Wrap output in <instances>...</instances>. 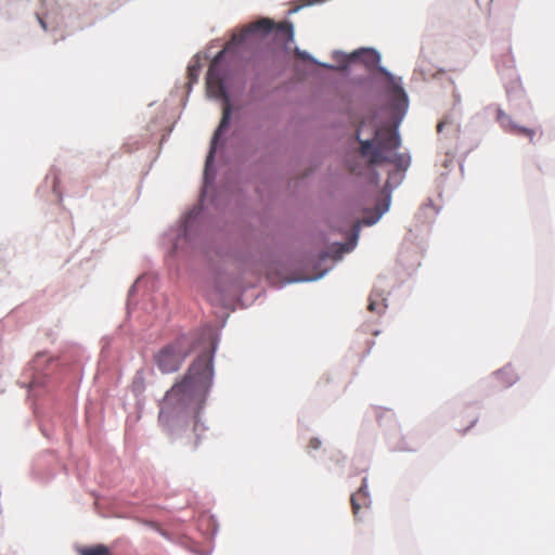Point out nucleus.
<instances>
[{
    "label": "nucleus",
    "mask_w": 555,
    "mask_h": 555,
    "mask_svg": "<svg viewBox=\"0 0 555 555\" xmlns=\"http://www.w3.org/2000/svg\"><path fill=\"white\" fill-rule=\"evenodd\" d=\"M212 374L211 356L204 353L197 357L184 378L166 392L158 415L159 423L169 427L171 420L191 413L194 420L193 430L198 436L197 431L202 429L198 412L211 385Z\"/></svg>",
    "instance_id": "obj_1"
},
{
    "label": "nucleus",
    "mask_w": 555,
    "mask_h": 555,
    "mask_svg": "<svg viewBox=\"0 0 555 555\" xmlns=\"http://www.w3.org/2000/svg\"><path fill=\"white\" fill-rule=\"evenodd\" d=\"M274 33L275 37L284 42L292 41L294 38L293 24L288 21L280 23L273 22L269 17H261L256 22L248 24L240 33L234 34L232 39L225 44L224 49L220 51L211 61L207 72V87L209 90H215L224 98L222 117L220 124L215 131L211 140V146L206 158V170L214 159L216 152L217 141L223 130L227 129L231 118V104L228 95L225 94L223 81L219 70V63L225 52H230L238 47H255L259 42V37Z\"/></svg>",
    "instance_id": "obj_2"
},
{
    "label": "nucleus",
    "mask_w": 555,
    "mask_h": 555,
    "mask_svg": "<svg viewBox=\"0 0 555 555\" xmlns=\"http://www.w3.org/2000/svg\"><path fill=\"white\" fill-rule=\"evenodd\" d=\"M361 129L357 131L360 143L359 153L369 165L392 164L398 171H405L410 166V156L404 153H395L400 146L398 132L390 127H380L374 131V138L362 140Z\"/></svg>",
    "instance_id": "obj_3"
},
{
    "label": "nucleus",
    "mask_w": 555,
    "mask_h": 555,
    "mask_svg": "<svg viewBox=\"0 0 555 555\" xmlns=\"http://www.w3.org/2000/svg\"><path fill=\"white\" fill-rule=\"evenodd\" d=\"M193 349L192 341L186 336L177 337L173 341L162 347L153 357L158 370L164 374L178 371Z\"/></svg>",
    "instance_id": "obj_4"
},
{
    "label": "nucleus",
    "mask_w": 555,
    "mask_h": 555,
    "mask_svg": "<svg viewBox=\"0 0 555 555\" xmlns=\"http://www.w3.org/2000/svg\"><path fill=\"white\" fill-rule=\"evenodd\" d=\"M353 56L361 57L362 62L370 68L375 67L380 60L379 54L373 49H359Z\"/></svg>",
    "instance_id": "obj_5"
},
{
    "label": "nucleus",
    "mask_w": 555,
    "mask_h": 555,
    "mask_svg": "<svg viewBox=\"0 0 555 555\" xmlns=\"http://www.w3.org/2000/svg\"><path fill=\"white\" fill-rule=\"evenodd\" d=\"M386 299L382 296V294L373 292L369 297V311L382 314L386 310Z\"/></svg>",
    "instance_id": "obj_6"
},
{
    "label": "nucleus",
    "mask_w": 555,
    "mask_h": 555,
    "mask_svg": "<svg viewBox=\"0 0 555 555\" xmlns=\"http://www.w3.org/2000/svg\"><path fill=\"white\" fill-rule=\"evenodd\" d=\"M366 496H367V493L365 492L363 487H361L356 493H353L351 495L350 502H351L352 513L354 516L358 515V513L361 508L360 501H365Z\"/></svg>",
    "instance_id": "obj_7"
},
{
    "label": "nucleus",
    "mask_w": 555,
    "mask_h": 555,
    "mask_svg": "<svg viewBox=\"0 0 555 555\" xmlns=\"http://www.w3.org/2000/svg\"><path fill=\"white\" fill-rule=\"evenodd\" d=\"M80 555H109V548L103 544L83 547L79 551Z\"/></svg>",
    "instance_id": "obj_8"
},
{
    "label": "nucleus",
    "mask_w": 555,
    "mask_h": 555,
    "mask_svg": "<svg viewBox=\"0 0 555 555\" xmlns=\"http://www.w3.org/2000/svg\"><path fill=\"white\" fill-rule=\"evenodd\" d=\"M392 94L393 99L398 100L400 104L406 105L408 98L404 90L400 86L395 85L392 87Z\"/></svg>",
    "instance_id": "obj_9"
},
{
    "label": "nucleus",
    "mask_w": 555,
    "mask_h": 555,
    "mask_svg": "<svg viewBox=\"0 0 555 555\" xmlns=\"http://www.w3.org/2000/svg\"><path fill=\"white\" fill-rule=\"evenodd\" d=\"M199 65L198 64H192L188 67V77L190 82H195L199 75Z\"/></svg>",
    "instance_id": "obj_10"
},
{
    "label": "nucleus",
    "mask_w": 555,
    "mask_h": 555,
    "mask_svg": "<svg viewBox=\"0 0 555 555\" xmlns=\"http://www.w3.org/2000/svg\"><path fill=\"white\" fill-rule=\"evenodd\" d=\"M142 385H143V375H142L141 372H139L137 374V376L134 377L133 387H135V388H138L140 390Z\"/></svg>",
    "instance_id": "obj_11"
},
{
    "label": "nucleus",
    "mask_w": 555,
    "mask_h": 555,
    "mask_svg": "<svg viewBox=\"0 0 555 555\" xmlns=\"http://www.w3.org/2000/svg\"><path fill=\"white\" fill-rule=\"evenodd\" d=\"M321 447V440L318 438H311L308 444L309 449L318 450Z\"/></svg>",
    "instance_id": "obj_12"
},
{
    "label": "nucleus",
    "mask_w": 555,
    "mask_h": 555,
    "mask_svg": "<svg viewBox=\"0 0 555 555\" xmlns=\"http://www.w3.org/2000/svg\"><path fill=\"white\" fill-rule=\"evenodd\" d=\"M511 373H512V370H509V369L505 367V369H503V370L499 371V372L496 373V376H498L499 378H502V379H503V378H505L507 375H509Z\"/></svg>",
    "instance_id": "obj_13"
},
{
    "label": "nucleus",
    "mask_w": 555,
    "mask_h": 555,
    "mask_svg": "<svg viewBox=\"0 0 555 555\" xmlns=\"http://www.w3.org/2000/svg\"><path fill=\"white\" fill-rule=\"evenodd\" d=\"M448 124V120L447 119H442L438 122L437 125V131L438 132H442V129L443 127Z\"/></svg>",
    "instance_id": "obj_14"
},
{
    "label": "nucleus",
    "mask_w": 555,
    "mask_h": 555,
    "mask_svg": "<svg viewBox=\"0 0 555 555\" xmlns=\"http://www.w3.org/2000/svg\"><path fill=\"white\" fill-rule=\"evenodd\" d=\"M338 251H339V254H344L346 251H349V248L346 246V244H340L338 246Z\"/></svg>",
    "instance_id": "obj_15"
},
{
    "label": "nucleus",
    "mask_w": 555,
    "mask_h": 555,
    "mask_svg": "<svg viewBox=\"0 0 555 555\" xmlns=\"http://www.w3.org/2000/svg\"><path fill=\"white\" fill-rule=\"evenodd\" d=\"M518 131L521 132V133L528 134V135H532L533 134V131H531L529 129H526V128H520Z\"/></svg>",
    "instance_id": "obj_16"
},
{
    "label": "nucleus",
    "mask_w": 555,
    "mask_h": 555,
    "mask_svg": "<svg viewBox=\"0 0 555 555\" xmlns=\"http://www.w3.org/2000/svg\"><path fill=\"white\" fill-rule=\"evenodd\" d=\"M382 214H383V211H380L376 218H374V219H372L370 221H365V223L366 224H373L374 222H376V220L380 217Z\"/></svg>",
    "instance_id": "obj_17"
},
{
    "label": "nucleus",
    "mask_w": 555,
    "mask_h": 555,
    "mask_svg": "<svg viewBox=\"0 0 555 555\" xmlns=\"http://www.w3.org/2000/svg\"><path fill=\"white\" fill-rule=\"evenodd\" d=\"M393 175H395V173H390V175H389V178H388V180H387V182H386V188H392V186H391V184H390V180L392 179Z\"/></svg>",
    "instance_id": "obj_18"
},
{
    "label": "nucleus",
    "mask_w": 555,
    "mask_h": 555,
    "mask_svg": "<svg viewBox=\"0 0 555 555\" xmlns=\"http://www.w3.org/2000/svg\"><path fill=\"white\" fill-rule=\"evenodd\" d=\"M379 72H380L382 74L386 75V76H388V75H389V74H388V72H387L385 68H383V67H380V68H379Z\"/></svg>",
    "instance_id": "obj_19"
},
{
    "label": "nucleus",
    "mask_w": 555,
    "mask_h": 555,
    "mask_svg": "<svg viewBox=\"0 0 555 555\" xmlns=\"http://www.w3.org/2000/svg\"><path fill=\"white\" fill-rule=\"evenodd\" d=\"M40 24L46 29V24H44V22L42 20H40Z\"/></svg>",
    "instance_id": "obj_20"
},
{
    "label": "nucleus",
    "mask_w": 555,
    "mask_h": 555,
    "mask_svg": "<svg viewBox=\"0 0 555 555\" xmlns=\"http://www.w3.org/2000/svg\"><path fill=\"white\" fill-rule=\"evenodd\" d=\"M297 55L301 56V57H305V54L304 53H300V52H297Z\"/></svg>",
    "instance_id": "obj_21"
}]
</instances>
